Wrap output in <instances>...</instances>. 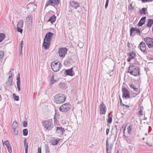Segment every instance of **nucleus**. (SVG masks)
<instances>
[{"label":"nucleus","instance_id":"nucleus-1","mask_svg":"<svg viewBox=\"0 0 153 153\" xmlns=\"http://www.w3.org/2000/svg\"><path fill=\"white\" fill-rule=\"evenodd\" d=\"M128 72L135 76H140L139 67L132 64L130 65L128 67Z\"/></svg>","mask_w":153,"mask_h":153},{"label":"nucleus","instance_id":"nucleus-2","mask_svg":"<svg viewBox=\"0 0 153 153\" xmlns=\"http://www.w3.org/2000/svg\"><path fill=\"white\" fill-rule=\"evenodd\" d=\"M66 97L62 94H56L54 97V102L58 104H61L65 101Z\"/></svg>","mask_w":153,"mask_h":153},{"label":"nucleus","instance_id":"nucleus-3","mask_svg":"<svg viewBox=\"0 0 153 153\" xmlns=\"http://www.w3.org/2000/svg\"><path fill=\"white\" fill-rule=\"evenodd\" d=\"M42 123L43 126L47 130H51L53 127L52 122L51 120H46Z\"/></svg>","mask_w":153,"mask_h":153},{"label":"nucleus","instance_id":"nucleus-4","mask_svg":"<svg viewBox=\"0 0 153 153\" xmlns=\"http://www.w3.org/2000/svg\"><path fill=\"white\" fill-rule=\"evenodd\" d=\"M61 66V63L54 62H52L51 65V69L54 71H58Z\"/></svg>","mask_w":153,"mask_h":153},{"label":"nucleus","instance_id":"nucleus-5","mask_svg":"<svg viewBox=\"0 0 153 153\" xmlns=\"http://www.w3.org/2000/svg\"><path fill=\"white\" fill-rule=\"evenodd\" d=\"M137 34L139 35H140L141 32L140 29L136 27H132L130 30V36H134Z\"/></svg>","mask_w":153,"mask_h":153},{"label":"nucleus","instance_id":"nucleus-6","mask_svg":"<svg viewBox=\"0 0 153 153\" xmlns=\"http://www.w3.org/2000/svg\"><path fill=\"white\" fill-rule=\"evenodd\" d=\"M144 41L149 48L153 47V38L150 37H146L144 38Z\"/></svg>","mask_w":153,"mask_h":153},{"label":"nucleus","instance_id":"nucleus-7","mask_svg":"<svg viewBox=\"0 0 153 153\" xmlns=\"http://www.w3.org/2000/svg\"><path fill=\"white\" fill-rule=\"evenodd\" d=\"M70 105L68 104L65 103L61 106L59 108V110L62 112H65L68 111L70 109Z\"/></svg>","mask_w":153,"mask_h":153},{"label":"nucleus","instance_id":"nucleus-8","mask_svg":"<svg viewBox=\"0 0 153 153\" xmlns=\"http://www.w3.org/2000/svg\"><path fill=\"white\" fill-rule=\"evenodd\" d=\"M100 108V114H105L106 111V107L103 102H101L99 106Z\"/></svg>","mask_w":153,"mask_h":153},{"label":"nucleus","instance_id":"nucleus-9","mask_svg":"<svg viewBox=\"0 0 153 153\" xmlns=\"http://www.w3.org/2000/svg\"><path fill=\"white\" fill-rule=\"evenodd\" d=\"M68 49L66 48H60L58 51L59 56L61 57H64Z\"/></svg>","mask_w":153,"mask_h":153},{"label":"nucleus","instance_id":"nucleus-10","mask_svg":"<svg viewBox=\"0 0 153 153\" xmlns=\"http://www.w3.org/2000/svg\"><path fill=\"white\" fill-rule=\"evenodd\" d=\"M122 91L123 94V97H124L126 98H129L130 97L129 92L125 87H123L122 88Z\"/></svg>","mask_w":153,"mask_h":153},{"label":"nucleus","instance_id":"nucleus-11","mask_svg":"<svg viewBox=\"0 0 153 153\" xmlns=\"http://www.w3.org/2000/svg\"><path fill=\"white\" fill-rule=\"evenodd\" d=\"M127 55L128 56L127 59V61L128 62H130L132 59H134L136 56V53L132 51L127 53Z\"/></svg>","mask_w":153,"mask_h":153},{"label":"nucleus","instance_id":"nucleus-12","mask_svg":"<svg viewBox=\"0 0 153 153\" xmlns=\"http://www.w3.org/2000/svg\"><path fill=\"white\" fill-rule=\"evenodd\" d=\"M138 47L140 48V50L143 52L144 54H146V45L145 43L143 42H142L140 44Z\"/></svg>","mask_w":153,"mask_h":153},{"label":"nucleus","instance_id":"nucleus-13","mask_svg":"<svg viewBox=\"0 0 153 153\" xmlns=\"http://www.w3.org/2000/svg\"><path fill=\"white\" fill-rule=\"evenodd\" d=\"M59 0H49L47 3L46 4V6L51 5L54 6L55 5H57L59 3Z\"/></svg>","mask_w":153,"mask_h":153},{"label":"nucleus","instance_id":"nucleus-14","mask_svg":"<svg viewBox=\"0 0 153 153\" xmlns=\"http://www.w3.org/2000/svg\"><path fill=\"white\" fill-rule=\"evenodd\" d=\"M53 35V33L51 32L48 33L45 35L44 40L46 41L50 42Z\"/></svg>","mask_w":153,"mask_h":153},{"label":"nucleus","instance_id":"nucleus-15","mask_svg":"<svg viewBox=\"0 0 153 153\" xmlns=\"http://www.w3.org/2000/svg\"><path fill=\"white\" fill-rule=\"evenodd\" d=\"M23 25V22L22 20H20L17 23V29L18 32L22 33L23 30L21 28L22 27Z\"/></svg>","mask_w":153,"mask_h":153},{"label":"nucleus","instance_id":"nucleus-16","mask_svg":"<svg viewBox=\"0 0 153 153\" xmlns=\"http://www.w3.org/2000/svg\"><path fill=\"white\" fill-rule=\"evenodd\" d=\"M69 6L74 8L77 9L80 7V4L75 1H70L69 2Z\"/></svg>","mask_w":153,"mask_h":153},{"label":"nucleus","instance_id":"nucleus-17","mask_svg":"<svg viewBox=\"0 0 153 153\" xmlns=\"http://www.w3.org/2000/svg\"><path fill=\"white\" fill-rule=\"evenodd\" d=\"M73 68H71L70 69L68 70H66L65 71L64 74L66 76L69 75L71 76H72L74 75V72L72 70Z\"/></svg>","mask_w":153,"mask_h":153},{"label":"nucleus","instance_id":"nucleus-18","mask_svg":"<svg viewBox=\"0 0 153 153\" xmlns=\"http://www.w3.org/2000/svg\"><path fill=\"white\" fill-rule=\"evenodd\" d=\"M51 79L50 84H53L55 82L58 80L59 78L56 75H54L51 76Z\"/></svg>","mask_w":153,"mask_h":153},{"label":"nucleus","instance_id":"nucleus-19","mask_svg":"<svg viewBox=\"0 0 153 153\" xmlns=\"http://www.w3.org/2000/svg\"><path fill=\"white\" fill-rule=\"evenodd\" d=\"M64 131V128L62 127H56V132L59 136H61L63 134V131Z\"/></svg>","mask_w":153,"mask_h":153},{"label":"nucleus","instance_id":"nucleus-20","mask_svg":"<svg viewBox=\"0 0 153 153\" xmlns=\"http://www.w3.org/2000/svg\"><path fill=\"white\" fill-rule=\"evenodd\" d=\"M50 46V42L46 41H44L42 46L45 49H48Z\"/></svg>","mask_w":153,"mask_h":153},{"label":"nucleus","instance_id":"nucleus-21","mask_svg":"<svg viewBox=\"0 0 153 153\" xmlns=\"http://www.w3.org/2000/svg\"><path fill=\"white\" fill-rule=\"evenodd\" d=\"M60 139L57 138L53 137L51 140V142L53 145H57Z\"/></svg>","mask_w":153,"mask_h":153},{"label":"nucleus","instance_id":"nucleus-22","mask_svg":"<svg viewBox=\"0 0 153 153\" xmlns=\"http://www.w3.org/2000/svg\"><path fill=\"white\" fill-rule=\"evenodd\" d=\"M146 18V17L145 16L141 18L140 21H139L138 23V25L139 26H141L144 24L145 22V20Z\"/></svg>","mask_w":153,"mask_h":153},{"label":"nucleus","instance_id":"nucleus-23","mask_svg":"<svg viewBox=\"0 0 153 153\" xmlns=\"http://www.w3.org/2000/svg\"><path fill=\"white\" fill-rule=\"evenodd\" d=\"M17 86L18 88V91H19L20 90V80L19 76L17 77Z\"/></svg>","mask_w":153,"mask_h":153},{"label":"nucleus","instance_id":"nucleus-24","mask_svg":"<svg viewBox=\"0 0 153 153\" xmlns=\"http://www.w3.org/2000/svg\"><path fill=\"white\" fill-rule=\"evenodd\" d=\"M56 16L54 15L51 16L48 21V22H51L52 24L53 23L55 22L56 20Z\"/></svg>","mask_w":153,"mask_h":153},{"label":"nucleus","instance_id":"nucleus-25","mask_svg":"<svg viewBox=\"0 0 153 153\" xmlns=\"http://www.w3.org/2000/svg\"><path fill=\"white\" fill-rule=\"evenodd\" d=\"M23 45V42L22 41L21 42L20 44L19 45V50L20 53V54H22V49Z\"/></svg>","mask_w":153,"mask_h":153},{"label":"nucleus","instance_id":"nucleus-26","mask_svg":"<svg viewBox=\"0 0 153 153\" xmlns=\"http://www.w3.org/2000/svg\"><path fill=\"white\" fill-rule=\"evenodd\" d=\"M108 140H106V150L108 148L109 150H112V149L113 145L112 144H110L108 145Z\"/></svg>","mask_w":153,"mask_h":153},{"label":"nucleus","instance_id":"nucleus-27","mask_svg":"<svg viewBox=\"0 0 153 153\" xmlns=\"http://www.w3.org/2000/svg\"><path fill=\"white\" fill-rule=\"evenodd\" d=\"M59 86L61 88L66 89L68 87V86L64 82H60L59 85Z\"/></svg>","mask_w":153,"mask_h":153},{"label":"nucleus","instance_id":"nucleus-28","mask_svg":"<svg viewBox=\"0 0 153 153\" xmlns=\"http://www.w3.org/2000/svg\"><path fill=\"white\" fill-rule=\"evenodd\" d=\"M152 25H153V19H149L146 26L148 27H151Z\"/></svg>","mask_w":153,"mask_h":153},{"label":"nucleus","instance_id":"nucleus-29","mask_svg":"<svg viewBox=\"0 0 153 153\" xmlns=\"http://www.w3.org/2000/svg\"><path fill=\"white\" fill-rule=\"evenodd\" d=\"M28 20V22L29 25H32L33 22V16H32L29 15L27 16Z\"/></svg>","mask_w":153,"mask_h":153},{"label":"nucleus","instance_id":"nucleus-30","mask_svg":"<svg viewBox=\"0 0 153 153\" xmlns=\"http://www.w3.org/2000/svg\"><path fill=\"white\" fill-rule=\"evenodd\" d=\"M9 74H10V76L9 77V81L10 82V84L11 85H12V80L13 78L12 77V73L11 72V71L10 70L9 72Z\"/></svg>","mask_w":153,"mask_h":153},{"label":"nucleus","instance_id":"nucleus-31","mask_svg":"<svg viewBox=\"0 0 153 153\" xmlns=\"http://www.w3.org/2000/svg\"><path fill=\"white\" fill-rule=\"evenodd\" d=\"M12 127L13 129H17L18 128V123L17 122L15 121H14L13 123Z\"/></svg>","mask_w":153,"mask_h":153},{"label":"nucleus","instance_id":"nucleus-32","mask_svg":"<svg viewBox=\"0 0 153 153\" xmlns=\"http://www.w3.org/2000/svg\"><path fill=\"white\" fill-rule=\"evenodd\" d=\"M147 10V8H143L140 10V13L141 14H146V11Z\"/></svg>","mask_w":153,"mask_h":153},{"label":"nucleus","instance_id":"nucleus-33","mask_svg":"<svg viewBox=\"0 0 153 153\" xmlns=\"http://www.w3.org/2000/svg\"><path fill=\"white\" fill-rule=\"evenodd\" d=\"M5 35L3 33H0V42L2 41L4 39Z\"/></svg>","mask_w":153,"mask_h":153},{"label":"nucleus","instance_id":"nucleus-34","mask_svg":"<svg viewBox=\"0 0 153 153\" xmlns=\"http://www.w3.org/2000/svg\"><path fill=\"white\" fill-rule=\"evenodd\" d=\"M111 114V113H110L108 114V119L107 122L108 123H111L112 122V117L113 116L112 115L111 116H110V115Z\"/></svg>","mask_w":153,"mask_h":153},{"label":"nucleus","instance_id":"nucleus-35","mask_svg":"<svg viewBox=\"0 0 153 153\" xmlns=\"http://www.w3.org/2000/svg\"><path fill=\"white\" fill-rule=\"evenodd\" d=\"M24 147L25 148V151H28V144L26 142V139L24 140Z\"/></svg>","mask_w":153,"mask_h":153},{"label":"nucleus","instance_id":"nucleus-36","mask_svg":"<svg viewBox=\"0 0 153 153\" xmlns=\"http://www.w3.org/2000/svg\"><path fill=\"white\" fill-rule=\"evenodd\" d=\"M129 86L131 88H132L134 91L137 92L138 91V89L135 88L134 85L132 84H130Z\"/></svg>","mask_w":153,"mask_h":153},{"label":"nucleus","instance_id":"nucleus-37","mask_svg":"<svg viewBox=\"0 0 153 153\" xmlns=\"http://www.w3.org/2000/svg\"><path fill=\"white\" fill-rule=\"evenodd\" d=\"M3 144L4 145V144H5L7 147L8 146H10V145L9 143V142L8 140L7 141H5L4 142H3V140H2Z\"/></svg>","mask_w":153,"mask_h":153},{"label":"nucleus","instance_id":"nucleus-38","mask_svg":"<svg viewBox=\"0 0 153 153\" xmlns=\"http://www.w3.org/2000/svg\"><path fill=\"white\" fill-rule=\"evenodd\" d=\"M45 148L46 150V153H50L49 147L48 144H45Z\"/></svg>","mask_w":153,"mask_h":153},{"label":"nucleus","instance_id":"nucleus-39","mask_svg":"<svg viewBox=\"0 0 153 153\" xmlns=\"http://www.w3.org/2000/svg\"><path fill=\"white\" fill-rule=\"evenodd\" d=\"M132 125H130L128 128V133L130 134H131L132 130Z\"/></svg>","mask_w":153,"mask_h":153},{"label":"nucleus","instance_id":"nucleus-40","mask_svg":"<svg viewBox=\"0 0 153 153\" xmlns=\"http://www.w3.org/2000/svg\"><path fill=\"white\" fill-rule=\"evenodd\" d=\"M23 135L24 136H26L28 134V130L27 129H24L23 130Z\"/></svg>","mask_w":153,"mask_h":153},{"label":"nucleus","instance_id":"nucleus-41","mask_svg":"<svg viewBox=\"0 0 153 153\" xmlns=\"http://www.w3.org/2000/svg\"><path fill=\"white\" fill-rule=\"evenodd\" d=\"M13 96L14 98V100L16 101H19V97L18 96H16L15 94H13Z\"/></svg>","mask_w":153,"mask_h":153},{"label":"nucleus","instance_id":"nucleus-42","mask_svg":"<svg viewBox=\"0 0 153 153\" xmlns=\"http://www.w3.org/2000/svg\"><path fill=\"white\" fill-rule=\"evenodd\" d=\"M4 55V52L3 51H0V60L2 59Z\"/></svg>","mask_w":153,"mask_h":153},{"label":"nucleus","instance_id":"nucleus-43","mask_svg":"<svg viewBox=\"0 0 153 153\" xmlns=\"http://www.w3.org/2000/svg\"><path fill=\"white\" fill-rule=\"evenodd\" d=\"M133 3L130 4L128 6V9L129 10H132L134 9V7L132 6Z\"/></svg>","mask_w":153,"mask_h":153},{"label":"nucleus","instance_id":"nucleus-44","mask_svg":"<svg viewBox=\"0 0 153 153\" xmlns=\"http://www.w3.org/2000/svg\"><path fill=\"white\" fill-rule=\"evenodd\" d=\"M143 107L141 108H140V110L139 111V113L140 115L141 116H142L143 115Z\"/></svg>","mask_w":153,"mask_h":153},{"label":"nucleus","instance_id":"nucleus-45","mask_svg":"<svg viewBox=\"0 0 153 153\" xmlns=\"http://www.w3.org/2000/svg\"><path fill=\"white\" fill-rule=\"evenodd\" d=\"M27 123L26 121H24L23 122V126L24 127H25L27 126Z\"/></svg>","mask_w":153,"mask_h":153},{"label":"nucleus","instance_id":"nucleus-46","mask_svg":"<svg viewBox=\"0 0 153 153\" xmlns=\"http://www.w3.org/2000/svg\"><path fill=\"white\" fill-rule=\"evenodd\" d=\"M13 133L15 135H17L18 134V130L17 129H13Z\"/></svg>","mask_w":153,"mask_h":153},{"label":"nucleus","instance_id":"nucleus-47","mask_svg":"<svg viewBox=\"0 0 153 153\" xmlns=\"http://www.w3.org/2000/svg\"><path fill=\"white\" fill-rule=\"evenodd\" d=\"M7 150H8V152L10 153H12V151L11 148L10 146H9L7 147Z\"/></svg>","mask_w":153,"mask_h":153},{"label":"nucleus","instance_id":"nucleus-48","mask_svg":"<svg viewBox=\"0 0 153 153\" xmlns=\"http://www.w3.org/2000/svg\"><path fill=\"white\" fill-rule=\"evenodd\" d=\"M109 1V0H106V3L105 4V9H106L108 6Z\"/></svg>","mask_w":153,"mask_h":153},{"label":"nucleus","instance_id":"nucleus-49","mask_svg":"<svg viewBox=\"0 0 153 153\" xmlns=\"http://www.w3.org/2000/svg\"><path fill=\"white\" fill-rule=\"evenodd\" d=\"M37 153H41V148L40 147H38V148Z\"/></svg>","mask_w":153,"mask_h":153},{"label":"nucleus","instance_id":"nucleus-50","mask_svg":"<svg viewBox=\"0 0 153 153\" xmlns=\"http://www.w3.org/2000/svg\"><path fill=\"white\" fill-rule=\"evenodd\" d=\"M127 46L128 48V49L129 50H130L131 49V44L129 43V42H128L127 44Z\"/></svg>","mask_w":153,"mask_h":153},{"label":"nucleus","instance_id":"nucleus-51","mask_svg":"<svg viewBox=\"0 0 153 153\" xmlns=\"http://www.w3.org/2000/svg\"><path fill=\"white\" fill-rule=\"evenodd\" d=\"M109 131H110V130H109V128H107L106 129V135H108V133L109 132Z\"/></svg>","mask_w":153,"mask_h":153},{"label":"nucleus","instance_id":"nucleus-52","mask_svg":"<svg viewBox=\"0 0 153 153\" xmlns=\"http://www.w3.org/2000/svg\"><path fill=\"white\" fill-rule=\"evenodd\" d=\"M111 151L112 150H109L108 148L106 150V152L107 153H111Z\"/></svg>","mask_w":153,"mask_h":153},{"label":"nucleus","instance_id":"nucleus-53","mask_svg":"<svg viewBox=\"0 0 153 153\" xmlns=\"http://www.w3.org/2000/svg\"><path fill=\"white\" fill-rule=\"evenodd\" d=\"M126 130V127H125L123 129V136H125L126 137L125 135V131Z\"/></svg>","mask_w":153,"mask_h":153},{"label":"nucleus","instance_id":"nucleus-54","mask_svg":"<svg viewBox=\"0 0 153 153\" xmlns=\"http://www.w3.org/2000/svg\"><path fill=\"white\" fill-rule=\"evenodd\" d=\"M120 105H121V106H123V104L122 103V100H121V99L120 98Z\"/></svg>","mask_w":153,"mask_h":153},{"label":"nucleus","instance_id":"nucleus-55","mask_svg":"<svg viewBox=\"0 0 153 153\" xmlns=\"http://www.w3.org/2000/svg\"><path fill=\"white\" fill-rule=\"evenodd\" d=\"M123 106H125L127 108H129L130 107V106L129 105H125L124 104H123Z\"/></svg>","mask_w":153,"mask_h":153},{"label":"nucleus","instance_id":"nucleus-56","mask_svg":"<svg viewBox=\"0 0 153 153\" xmlns=\"http://www.w3.org/2000/svg\"><path fill=\"white\" fill-rule=\"evenodd\" d=\"M126 141L127 143H130V140H126Z\"/></svg>","mask_w":153,"mask_h":153},{"label":"nucleus","instance_id":"nucleus-57","mask_svg":"<svg viewBox=\"0 0 153 153\" xmlns=\"http://www.w3.org/2000/svg\"><path fill=\"white\" fill-rule=\"evenodd\" d=\"M115 153H119V150H117V151H115Z\"/></svg>","mask_w":153,"mask_h":153},{"label":"nucleus","instance_id":"nucleus-58","mask_svg":"<svg viewBox=\"0 0 153 153\" xmlns=\"http://www.w3.org/2000/svg\"><path fill=\"white\" fill-rule=\"evenodd\" d=\"M28 151H25V153H27Z\"/></svg>","mask_w":153,"mask_h":153},{"label":"nucleus","instance_id":"nucleus-59","mask_svg":"<svg viewBox=\"0 0 153 153\" xmlns=\"http://www.w3.org/2000/svg\"><path fill=\"white\" fill-rule=\"evenodd\" d=\"M19 76L20 77V74H19V73L18 74V77H19Z\"/></svg>","mask_w":153,"mask_h":153}]
</instances>
